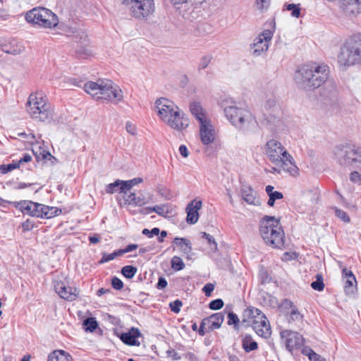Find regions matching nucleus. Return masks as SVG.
<instances>
[{"label":"nucleus","instance_id":"nucleus-1","mask_svg":"<svg viewBox=\"0 0 361 361\" xmlns=\"http://www.w3.org/2000/svg\"><path fill=\"white\" fill-rule=\"evenodd\" d=\"M155 110L160 119L173 130L182 131L189 126L185 114L172 101L166 98L158 99L155 102Z\"/></svg>","mask_w":361,"mask_h":361},{"label":"nucleus","instance_id":"nucleus-2","mask_svg":"<svg viewBox=\"0 0 361 361\" xmlns=\"http://www.w3.org/2000/svg\"><path fill=\"white\" fill-rule=\"evenodd\" d=\"M328 76L326 65H304L296 71L295 80L300 88L310 90L320 87Z\"/></svg>","mask_w":361,"mask_h":361},{"label":"nucleus","instance_id":"nucleus-3","mask_svg":"<svg viewBox=\"0 0 361 361\" xmlns=\"http://www.w3.org/2000/svg\"><path fill=\"white\" fill-rule=\"evenodd\" d=\"M265 154L274 164L279 166L284 171L292 176L298 174V168L293 157L281 142L275 139L268 140L264 146Z\"/></svg>","mask_w":361,"mask_h":361},{"label":"nucleus","instance_id":"nucleus-4","mask_svg":"<svg viewBox=\"0 0 361 361\" xmlns=\"http://www.w3.org/2000/svg\"><path fill=\"white\" fill-rule=\"evenodd\" d=\"M83 88L87 94L95 99L118 102L123 97L121 89L112 81L108 80L87 82L84 85Z\"/></svg>","mask_w":361,"mask_h":361},{"label":"nucleus","instance_id":"nucleus-5","mask_svg":"<svg viewBox=\"0 0 361 361\" xmlns=\"http://www.w3.org/2000/svg\"><path fill=\"white\" fill-rule=\"evenodd\" d=\"M259 232L267 245L282 249L285 234L279 219L274 216H264L260 221Z\"/></svg>","mask_w":361,"mask_h":361},{"label":"nucleus","instance_id":"nucleus-6","mask_svg":"<svg viewBox=\"0 0 361 361\" xmlns=\"http://www.w3.org/2000/svg\"><path fill=\"white\" fill-rule=\"evenodd\" d=\"M224 113L231 123L244 133L252 131L257 126L256 118L247 108L230 106L224 109Z\"/></svg>","mask_w":361,"mask_h":361},{"label":"nucleus","instance_id":"nucleus-7","mask_svg":"<svg viewBox=\"0 0 361 361\" xmlns=\"http://www.w3.org/2000/svg\"><path fill=\"white\" fill-rule=\"evenodd\" d=\"M26 111L30 117L40 122H50L53 111L46 96L42 93H32L26 103Z\"/></svg>","mask_w":361,"mask_h":361},{"label":"nucleus","instance_id":"nucleus-8","mask_svg":"<svg viewBox=\"0 0 361 361\" xmlns=\"http://www.w3.org/2000/svg\"><path fill=\"white\" fill-rule=\"evenodd\" d=\"M361 62V34L349 38L341 48L338 63L343 68Z\"/></svg>","mask_w":361,"mask_h":361},{"label":"nucleus","instance_id":"nucleus-9","mask_svg":"<svg viewBox=\"0 0 361 361\" xmlns=\"http://www.w3.org/2000/svg\"><path fill=\"white\" fill-rule=\"evenodd\" d=\"M25 20L29 23L44 28L55 27L59 24L57 16L44 7H35L27 11Z\"/></svg>","mask_w":361,"mask_h":361},{"label":"nucleus","instance_id":"nucleus-10","mask_svg":"<svg viewBox=\"0 0 361 361\" xmlns=\"http://www.w3.org/2000/svg\"><path fill=\"white\" fill-rule=\"evenodd\" d=\"M334 154L342 166H361V147L348 145H339L336 147Z\"/></svg>","mask_w":361,"mask_h":361},{"label":"nucleus","instance_id":"nucleus-11","mask_svg":"<svg viewBox=\"0 0 361 361\" xmlns=\"http://www.w3.org/2000/svg\"><path fill=\"white\" fill-rule=\"evenodd\" d=\"M123 5L129 8L132 17L143 20L154 11V0H121Z\"/></svg>","mask_w":361,"mask_h":361},{"label":"nucleus","instance_id":"nucleus-12","mask_svg":"<svg viewBox=\"0 0 361 361\" xmlns=\"http://www.w3.org/2000/svg\"><path fill=\"white\" fill-rule=\"evenodd\" d=\"M272 36V32L269 30H265L259 35L251 44L252 56L257 57L265 54L269 49Z\"/></svg>","mask_w":361,"mask_h":361},{"label":"nucleus","instance_id":"nucleus-13","mask_svg":"<svg viewBox=\"0 0 361 361\" xmlns=\"http://www.w3.org/2000/svg\"><path fill=\"white\" fill-rule=\"evenodd\" d=\"M281 336L289 351L300 348L304 345V338L298 332L285 330L281 332Z\"/></svg>","mask_w":361,"mask_h":361},{"label":"nucleus","instance_id":"nucleus-14","mask_svg":"<svg viewBox=\"0 0 361 361\" xmlns=\"http://www.w3.org/2000/svg\"><path fill=\"white\" fill-rule=\"evenodd\" d=\"M54 288L61 298L68 301L75 300L79 295V290L75 287L66 286L63 281L56 282Z\"/></svg>","mask_w":361,"mask_h":361},{"label":"nucleus","instance_id":"nucleus-15","mask_svg":"<svg viewBox=\"0 0 361 361\" xmlns=\"http://www.w3.org/2000/svg\"><path fill=\"white\" fill-rule=\"evenodd\" d=\"M0 48L2 51L13 55L20 54L24 50V47L14 39H1Z\"/></svg>","mask_w":361,"mask_h":361},{"label":"nucleus","instance_id":"nucleus-16","mask_svg":"<svg viewBox=\"0 0 361 361\" xmlns=\"http://www.w3.org/2000/svg\"><path fill=\"white\" fill-rule=\"evenodd\" d=\"M200 134L202 143L204 145L212 143L214 140L215 133L210 121L207 120L205 122L200 123Z\"/></svg>","mask_w":361,"mask_h":361},{"label":"nucleus","instance_id":"nucleus-17","mask_svg":"<svg viewBox=\"0 0 361 361\" xmlns=\"http://www.w3.org/2000/svg\"><path fill=\"white\" fill-rule=\"evenodd\" d=\"M202 202L200 200H194L191 201L186 207V221L188 224H194L199 219L198 211L202 208Z\"/></svg>","mask_w":361,"mask_h":361},{"label":"nucleus","instance_id":"nucleus-18","mask_svg":"<svg viewBox=\"0 0 361 361\" xmlns=\"http://www.w3.org/2000/svg\"><path fill=\"white\" fill-rule=\"evenodd\" d=\"M224 319V314L218 312L202 319V326H207L209 331H213L221 327Z\"/></svg>","mask_w":361,"mask_h":361},{"label":"nucleus","instance_id":"nucleus-19","mask_svg":"<svg viewBox=\"0 0 361 361\" xmlns=\"http://www.w3.org/2000/svg\"><path fill=\"white\" fill-rule=\"evenodd\" d=\"M242 198L249 204H259V199L257 197V192L250 186L243 185L241 188Z\"/></svg>","mask_w":361,"mask_h":361},{"label":"nucleus","instance_id":"nucleus-20","mask_svg":"<svg viewBox=\"0 0 361 361\" xmlns=\"http://www.w3.org/2000/svg\"><path fill=\"white\" fill-rule=\"evenodd\" d=\"M123 199L126 204H133L135 206H142L147 203V200L142 192L137 195L135 192L124 194Z\"/></svg>","mask_w":361,"mask_h":361},{"label":"nucleus","instance_id":"nucleus-21","mask_svg":"<svg viewBox=\"0 0 361 361\" xmlns=\"http://www.w3.org/2000/svg\"><path fill=\"white\" fill-rule=\"evenodd\" d=\"M256 324L254 326L253 330L259 336L267 338L271 336V326L267 318L259 321L258 323L257 322Z\"/></svg>","mask_w":361,"mask_h":361},{"label":"nucleus","instance_id":"nucleus-22","mask_svg":"<svg viewBox=\"0 0 361 361\" xmlns=\"http://www.w3.org/2000/svg\"><path fill=\"white\" fill-rule=\"evenodd\" d=\"M140 335L141 334L139 329L133 327L128 332L121 334L120 338L125 344L135 345H139V343L136 342V338L140 336Z\"/></svg>","mask_w":361,"mask_h":361},{"label":"nucleus","instance_id":"nucleus-23","mask_svg":"<svg viewBox=\"0 0 361 361\" xmlns=\"http://www.w3.org/2000/svg\"><path fill=\"white\" fill-rule=\"evenodd\" d=\"M245 314L248 317L247 322L252 326V329L255 325H257V322L267 319L266 316L259 309L255 307L248 309Z\"/></svg>","mask_w":361,"mask_h":361},{"label":"nucleus","instance_id":"nucleus-24","mask_svg":"<svg viewBox=\"0 0 361 361\" xmlns=\"http://www.w3.org/2000/svg\"><path fill=\"white\" fill-rule=\"evenodd\" d=\"M173 243H175L180 249V250L184 254L188 255V258H189V255H190L192 252V247L190 240L184 238H175L173 240Z\"/></svg>","mask_w":361,"mask_h":361},{"label":"nucleus","instance_id":"nucleus-25","mask_svg":"<svg viewBox=\"0 0 361 361\" xmlns=\"http://www.w3.org/2000/svg\"><path fill=\"white\" fill-rule=\"evenodd\" d=\"M190 110L192 114L200 122V123L205 122V121L207 120L202 106L199 102H192L190 106Z\"/></svg>","mask_w":361,"mask_h":361},{"label":"nucleus","instance_id":"nucleus-26","mask_svg":"<svg viewBox=\"0 0 361 361\" xmlns=\"http://www.w3.org/2000/svg\"><path fill=\"white\" fill-rule=\"evenodd\" d=\"M49 207L48 206L34 202L32 205V216L40 218H49Z\"/></svg>","mask_w":361,"mask_h":361},{"label":"nucleus","instance_id":"nucleus-27","mask_svg":"<svg viewBox=\"0 0 361 361\" xmlns=\"http://www.w3.org/2000/svg\"><path fill=\"white\" fill-rule=\"evenodd\" d=\"M34 202L23 200L20 202H13L14 207L16 209L20 210L23 214H28L30 216H32V205Z\"/></svg>","mask_w":361,"mask_h":361},{"label":"nucleus","instance_id":"nucleus-28","mask_svg":"<svg viewBox=\"0 0 361 361\" xmlns=\"http://www.w3.org/2000/svg\"><path fill=\"white\" fill-rule=\"evenodd\" d=\"M71 356L64 350H54L48 357V361H71Z\"/></svg>","mask_w":361,"mask_h":361},{"label":"nucleus","instance_id":"nucleus-29","mask_svg":"<svg viewBox=\"0 0 361 361\" xmlns=\"http://www.w3.org/2000/svg\"><path fill=\"white\" fill-rule=\"evenodd\" d=\"M343 276L347 279L345 281V289L346 292H353L354 284L356 283V279L350 270L344 268L342 271Z\"/></svg>","mask_w":361,"mask_h":361},{"label":"nucleus","instance_id":"nucleus-30","mask_svg":"<svg viewBox=\"0 0 361 361\" xmlns=\"http://www.w3.org/2000/svg\"><path fill=\"white\" fill-rule=\"evenodd\" d=\"M242 345L246 353L255 350L257 348L258 344L255 341L251 335L246 334L242 339Z\"/></svg>","mask_w":361,"mask_h":361},{"label":"nucleus","instance_id":"nucleus-31","mask_svg":"<svg viewBox=\"0 0 361 361\" xmlns=\"http://www.w3.org/2000/svg\"><path fill=\"white\" fill-rule=\"evenodd\" d=\"M76 56L80 59H87L92 55L91 47L87 44H81L75 50Z\"/></svg>","mask_w":361,"mask_h":361},{"label":"nucleus","instance_id":"nucleus-32","mask_svg":"<svg viewBox=\"0 0 361 361\" xmlns=\"http://www.w3.org/2000/svg\"><path fill=\"white\" fill-rule=\"evenodd\" d=\"M142 182V178H135L129 180H123V187L121 188V192L126 195V192L129 190L133 186Z\"/></svg>","mask_w":361,"mask_h":361},{"label":"nucleus","instance_id":"nucleus-33","mask_svg":"<svg viewBox=\"0 0 361 361\" xmlns=\"http://www.w3.org/2000/svg\"><path fill=\"white\" fill-rule=\"evenodd\" d=\"M82 325L85 331L90 332H93L98 327V323L94 317H89L84 319Z\"/></svg>","mask_w":361,"mask_h":361},{"label":"nucleus","instance_id":"nucleus-34","mask_svg":"<svg viewBox=\"0 0 361 361\" xmlns=\"http://www.w3.org/2000/svg\"><path fill=\"white\" fill-rule=\"evenodd\" d=\"M123 187V180H117L114 183L107 185L106 192L109 194H113L115 192L120 191L121 192V188Z\"/></svg>","mask_w":361,"mask_h":361},{"label":"nucleus","instance_id":"nucleus-35","mask_svg":"<svg viewBox=\"0 0 361 361\" xmlns=\"http://www.w3.org/2000/svg\"><path fill=\"white\" fill-rule=\"evenodd\" d=\"M171 268L178 271L185 268V264L180 257L174 256L171 261Z\"/></svg>","mask_w":361,"mask_h":361},{"label":"nucleus","instance_id":"nucleus-36","mask_svg":"<svg viewBox=\"0 0 361 361\" xmlns=\"http://www.w3.org/2000/svg\"><path fill=\"white\" fill-rule=\"evenodd\" d=\"M137 269L135 267L127 265L122 268L121 273L127 279H132L136 274Z\"/></svg>","mask_w":361,"mask_h":361},{"label":"nucleus","instance_id":"nucleus-37","mask_svg":"<svg viewBox=\"0 0 361 361\" xmlns=\"http://www.w3.org/2000/svg\"><path fill=\"white\" fill-rule=\"evenodd\" d=\"M317 280L311 283V287L318 291L323 290L324 288V284L323 282V277L321 274H317Z\"/></svg>","mask_w":361,"mask_h":361},{"label":"nucleus","instance_id":"nucleus-38","mask_svg":"<svg viewBox=\"0 0 361 361\" xmlns=\"http://www.w3.org/2000/svg\"><path fill=\"white\" fill-rule=\"evenodd\" d=\"M332 209L334 211L335 215L339 218L341 220H342L345 223H349L350 221V219L347 214V213L337 207H333Z\"/></svg>","mask_w":361,"mask_h":361},{"label":"nucleus","instance_id":"nucleus-39","mask_svg":"<svg viewBox=\"0 0 361 361\" xmlns=\"http://www.w3.org/2000/svg\"><path fill=\"white\" fill-rule=\"evenodd\" d=\"M286 9L291 11V16L295 18H298L300 15V4H290L286 6Z\"/></svg>","mask_w":361,"mask_h":361},{"label":"nucleus","instance_id":"nucleus-40","mask_svg":"<svg viewBox=\"0 0 361 361\" xmlns=\"http://www.w3.org/2000/svg\"><path fill=\"white\" fill-rule=\"evenodd\" d=\"M202 238L207 240L208 244L211 246V250L216 251L217 250V243L212 235L205 232L202 233Z\"/></svg>","mask_w":361,"mask_h":361},{"label":"nucleus","instance_id":"nucleus-41","mask_svg":"<svg viewBox=\"0 0 361 361\" xmlns=\"http://www.w3.org/2000/svg\"><path fill=\"white\" fill-rule=\"evenodd\" d=\"M19 167V163H12L7 165L3 164L0 166V172L3 174L7 173L13 169Z\"/></svg>","mask_w":361,"mask_h":361},{"label":"nucleus","instance_id":"nucleus-42","mask_svg":"<svg viewBox=\"0 0 361 361\" xmlns=\"http://www.w3.org/2000/svg\"><path fill=\"white\" fill-rule=\"evenodd\" d=\"M283 194L280 192L275 191L274 193L269 194L268 205L270 207H273L274 205V202L276 200H281L283 198Z\"/></svg>","mask_w":361,"mask_h":361},{"label":"nucleus","instance_id":"nucleus-43","mask_svg":"<svg viewBox=\"0 0 361 361\" xmlns=\"http://www.w3.org/2000/svg\"><path fill=\"white\" fill-rule=\"evenodd\" d=\"M154 212L161 216H166L169 213V207L166 204L155 206Z\"/></svg>","mask_w":361,"mask_h":361},{"label":"nucleus","instance_id":"nucleus-44","mask_svg":"<svg viewBox=\"0 0 361 361\" xmlns=\"http://www.w3.org/2000/svg\"><path fill=\"white\" fill-rule=\"evenodd\" d=\"M224 306V301L221 299H216L210 302L209 307L211 310H217L222 308Z\"/></svg>","mask_w":361,"mask_h":361},{"label":"nucleus","instance_id":"nucleus-45","mask_svg":"<svg viewBox=\"0 0 361 361\" xmlns=\"http://www.w3.org/2000/svg\"><path fill=\"white\" fill-rule=\"evenodd\" d=\"M212 57L209 56H204L199 63L198 69L202 70L206 68L211 62Z\"/></svg>","mask_w":361,"mask_h":361},{"label":"nucleus","instance_id":"nucleus-46","mask_svg":"<svg viewBox=\"0 0 361 361\" xmlns=\"http://www.w3.org/2000/svg\"><path fill=\"white\" fill-rule=\"evenodd\" d=\"M160 233V230L159 228H154L151 231L147 228H145L142 230V233L148 238H152L154 235H157Z\"/></svg>","mask_w":361,"mask_h":361},{"label":"nucleus","instance_id":"nucleus-47","mask_svg":"<svg viewBox=\"0 0 361 361\" xmlns=\"http://www.w3.org/2000/svg\"><path fill=\"white\" fill-rule=\"evenodd\" d=\"M183 305V303L180 300H176L173 302L170 303V308L172 312L175 313H178L180 310V307Z\"/></svg>","mask_w":361,"mask_h":361},{"label":"nucleus","instance_id":"nucleus-48","mask_svg":"<svg viewBox=\"0 0 361 361\" xmlns=\"http://www.w3.org/2000/svg\"><path fill=\"white\" fill-rule=\"evenodd\" d=\"M228 325H235V326H237L238 324L239 323V319L238 317V316L233 313V312H229L228 314Z\"/></svg>","mask_w":361,"mask_h":361},{"label":"nucleus","instance_id":"nucleus-49","mask_svg":"<svg viewBox=\"0 0 361 361\" xmlns=\"http://www.w3.org/2000/svg\"><path fill=\"white\" fill-rule=\"evenodd\" d=\"M111 285L116 290H121L123 287L122 281L116 276L111 279Z\"/></svg>","mask_w":361,"mask_h":361},{"label":"nucleus","instance_id":"nucleus-50","mask_svg":"<svg viewBox=\"0 0 361 361\" xmlns=\"http://www.w3.org/2000/svg\"><path fill=\"white\" fill-rule=\"evenodd\" d=\"M35 227V223L33 221L27 219L22 224V228L23 231H29L33 229Z\"/></svg>","mask_w":361,"mask_h":361},{"label":"nucleus","instance_id":"nucleus-51","mask_svg":"<svg viewBox=\"0 0 361 361\" xmlns=\"http://www.w3.org/2000/svg\"><path fill=\"white\" fill-rule=\"evenodd\" d=\"M302 316L300 314L296 307H293L290 313V319L293 321L301 319Z\"/></svg>","mask_w":361,"mask_h":361},{"label":"nucleus","instance_id":"nucleus-52","mask_svg":"<svg viewBox=\"0 0 361 361\" xmlns=\"http://www.w3.org/2000/svg\"><path fill=\"white\" fill-rule=\"evenodd\" d=\"M116 257V255L114 254V252L111 253V254L104 253L103 255H102V259L99 261V263L107 262L109 261L113 260Z\"/></svg>","mask_w":361,"mask_h":361},{"label":"nucleus","instance_id":"nucleus-53","mask_svg":"<svg viewBox=\"0 0 361 361\" xmlns=\"http://www.w3.org/2000/svg\"><path fill=\"white\" fill-rule=\"evenodd\" d=\"M126 130L128 133L135 135L137 134L136 126L130 122H127L126 126Z\"/></svg>","mask_w":361,"mask_h":361},{"label":"nucleus","instance_id":"nucleus-54","mask_svg":"<svg viewBox=\"0 0 361 361\" xmlns=\"http://www.w3.org/2000/svg\"><path fill=\"white\" fill-rule=\"evenodd\" d=\"M298 255L295 252H285L281 259L283 261H290L296 259Z\"/></svg>","mask_w":361,"mask_h":361},{"label":"nucleus","instance_id":"nucleus-55","mask_svg":"<svg viewBox=\"0 0 361 361\" xmlns=\"http://www.w3.org/2000/svg\"><path fill=\"white\" fill-rule=\"evenodd\" d=\"M350 179L354 183H361V175L357 171L351 172Z\"/></svg>","mask_w":361,"mask_h":361},{"label":"nucleus","instance_id":"nucleus-56","mask_svg":"<svg viewBox=\"0 0 361 361\" xmlns=\"http://www.w3.org/2000/svg\"><path fill=\"white\" fill-rule=\"evenodd\" d=\"M214 286L213 284H212V283H207L204 286L202 290L206 296H210L211 293L214 290Z\"/></svg>","mask_w":361,"mask_h":361},{"label":"nucleus","instance_id":"nucleus-57","mask_svg":"<svg viewBox=\"0 0 361 361\" xmlns=\"http://www.w3.org/2000/svg\"><path fill=\"white\" fill-rule=\"evenodd\" d=\"M281 307L283 310H288L290 308H291L292 310L295 307L293 306V303L290 300L288 299H284L281 304Z\"/></svg>","mask_w":361,"mask_h":361},{"label":"nucleus","instance_id":"nucleus-58","mask_svg":"<svg viewBox=\"0 0 361 361\" xmlns=\"http://www.w3.org/2000/svg\"><path fill=\"white\" fill-rule=\"evenodd\" d=\"M307 355L311 361H320L321 356L316 353L315 352H314L312 349L309 350Z\"/></svg>","mask_w":361,"mask_h":361},{"label":"nucleus","instance_id":"nucleus-59","mask_svg":"<svg viewBox=\"0 0 361 361\" xmlns=\"http://www.w3.org/2000/svg\"><path fill=\"white\" fill-rule=\"evenodd\" d=\"M166 353L167 355L171 357L173 360H178L181 358L180 356L178 354V353L176 352V350L173 349L168 350L166 351Z\"/></svg>","mask_w":361,"mask_h":361},{"label":"nucleus","instance_id":"nucleus-60","mask_svg":"<svg viewBox=\"0 0 361 361\" xmlns=\"http://www.w3.org/2000/svg\"><path fill=\"white\" fill-rule=\"evenodd\" d=\"M257 7L260 10L267 8L269 4V0H257Z\"/></svg>","mask_w":361,"mask_h":361},{"label":"nucleus","instance_id":"nucleus-61","mask_svg":"<svg viewBox=\"0 0 361 361\" xmlns=\"http://www.w3.org/2000/svg\"><path fill=\"white\" fill-rule=\"evenodd\" d=\"M167 286V281L164 277H159L158 280V283L157 284V288L159 290L164 289Z\"/></svg>","mask_w":361,"mask_h":361},{"label":"nucleus","instance_id":"nucleus-62","mask_svg":"<svg viewBox=\"0 0 361 361\" xmlns=\"http://www.w3.org/2000/svg\"><path fill=\"white\" fill-rule=\"evenodd\" d=\"M179 152L180 154L185 158L188 157V155H189V152H188V148L186 147L185 145H182L179 147Z\"/></svg>","mask_w":361,"mask_h":361},{"label":"nucleus","instance_id":"nucleus-63","mask_svg":"<svg viewBox=\"0 0 361 361\" xmlns=\"http://www.w3.org/2000/svg\"><path fill=\"white\" fill-rule=\"evenodd\" d=\"M276 100L274 99H269L268 100L266 101L265 104H264V107L267 109H269L274 106H275L276 105Z\"/></svg>","mask_w":361,"mask_h":361},{"label":"nucleus","instance_id":"nucleus-64","mask_svg":"<svg viewBox=\"0 0 361 361\" xmlns=\"http://www.w3.org/2000/svg\"><path fill=\"white\" fill-rule=\"evenodd\" d=\"M32 157L29 154H24L23 157L19 159L17 163H19V165L22 163H27L31 161Z\"/></svg>","mask_w":361,"mask_h":361}]
</instances>
